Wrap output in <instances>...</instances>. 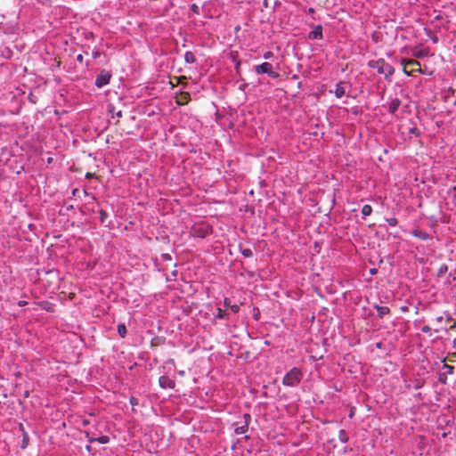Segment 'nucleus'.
I'll list each match as a JSON object with an SVG mask.
<instances>
[{
	"instance_id": "obj_1",
	"label": "nucleus",
	"mask_w": 456,
	"mask_h": 456,
	"mask_svg": "<svg viewBox=\"0 0 456 456\" xmlns=\"http://www.w3.org/2000/svg\"><path fill=\"white\" fill-rule=\"evenodd\" d=\"M368 66L376 69L379 74L385 75V77L390 80V77L395 73V69L392 65L387 62L383 58L378 60H371L368 62Z\"/></svg>"
},
{
	"instance_id": "obj_2",
	"label": "nucleus",
	"mask_w": 456,
	"mask_h": 456,
	"mask_svg": "<svg viewBox=\"0 0 456 456\" xmlns=\"http://www.w3.org/2000/svg\"><path fill=\"white\" fill-rule=\"evenodd\" d=\"M303 378V373L300 369L294 367L285 374L282 379V384L287 387L297 386Z\"/></svg>"
},
{
	"instance_id": "obj_3",
	"label": "nucleus",
	"mask_w": 456,
	"mask_h": 456,
	"mask_svg": "<svg viewBox=\"0 0 456 456\" xmlns=\"http://www.w3.org/2000/svg\"><path fill=\"white\" fill-rule=\"evenodd\" d=\"M256 74H267L272 78H278L279 73L273 69V65L269 62H263L260 65L255 67Z\"/></svg>"
},
{
	"instance_id": "obj_4",
	"label": "nucleus",
	"mask_w": 456,
	"mask_h": 456,
	"mask_svg": "<svg viewBox=\"0 0 456 456\" xmlns=\"http://www.w3.org/2000/svg\"><path fill=\"white\" fill-rule=\"evenodd\" d=\"M111 72L106 69H102L101 72L96 76L94 85L98 88H102L108 85L111 78Z\"/></svg>"
},
{
	"instance_id": "obj_5",
	"label": "nucleus",
	"mask_w": 456,
	"mask_h": 456,
	"mask_svg": "<svg viewBox=\"0 0 456 456\" xmlns=\"http://www.w3.org/2000/svg\"><path fill=\"white\" fill-rule=\"evenodd\" d=\"M159 384L162 388H174L175 386V380L171 379L168 376L166 375L159 377Z\"/></svg>"
},
{
	"instance_id": "obj_6",
	"label": "nucleus",
	"mask_w": 456,
	"mask_h": 456,
	"mask_svg": "<svg viewBox=\"0 0 456 456\" xmlns=\"http://www.w3.org/2000/svg\"><path fill=\"white\" fill-rule=\"evenodd\" d=\"M308 38L311 40L322 39V25H316L314 29L309 32Z\"/></svg>"
},
{
	"instance_id": "obj_7",
	"label": "nucleus",
	"mask_w": 456,
	"mask_h": 456,
	"mask_svg": "<svg viewBox=\"0 0 456 456\" xmlns=\"http://www.w3.org/2000/svg\"><path fill=\"white\" fill-rule=\"evenodd\" d=\"M402 104V102L400 99L398 98H395L393 100H391V102L388 103V109H387V111L395 116L399 109V107L401 106Z\"/></svg>"
},
{
	"instance_id": "obj_8",
	"label": "nucleus",
	"mask_w": 456,
	"mask_h": 456,
	"mask_svg": "<svg viewBox=\"0 0 456 456\" xmlns=\"http://www.w3.org/2000/svg\"><path fill=\"white\" fill-rule=\"evenodd\" d=\"M175 99L178 105H184L191 101V95L188 92H180Z\"/></svg>"
},
{
	"instance_id": "obj_9",
	"label": "nucleus",
	"mask_w": 456,
	"mask_h": 456,
	"mask_svg": "<svg viewBox=\"0 0 456 456\" xmlns=\"http://www.w3.org/2000/svg\"><path fill=\"white\" fill-rule=\"evenodd\" d=\"M401 64L403 66V72L408 76L411 75V73L406 70L408 66H420L418 61L412 59H402Z\"/></svg>"
},
{
	"instance_id": "obj_10",
	"label": "nucleus",
	"mask_w": 456,
	"mask_h": 456,
	"mask_svg": "<svg viewBox=\"0 0 456 456\" xmlns=\"http://www.w3.org/2000/svg\"><path fill=\"white\" fill-rule=\"evenodd\" d=\"M411 234L414 237H417L421 240H428L431 239V236L428 232H427L426 231L419 230V229H414L411 232Z\"/></svg>"
},
{
	"instance_id": "obj_11",
	"label": "nucleus",
	"mask_w": 456,
	"mask_h": 456,
	"mask_svg": "<svg viewBox=\"0 0 456 456\" xmlns=\"http://www.w3.org/2000/svg\"><path fill=\"white\" fill-rule=\"evenodd\" d=\"M346 83L344 81H340L336 85V89L334 93L337 98H341L346 94Z\"/></svg>"
},
{
	"instance_id": "obj_12",
	"label": "nucleus",
	"mask_w": 456,
	"mask_h": 456,
	"mask_svg": "<svg viewBox=\"0 0 456 456\" xmlns=\"http://www.w3.org/2000/svg\"><path fill=\"white\" fill-rule=\"evenodd\" d=\"M373 307L377 310L378 317L379 319H382L384 316L390 314V309L387 306H381L376 304L373 305Z\"/></svg>"
},
{
	"instance_id": "obj_13",
	"label": "nucleus",
	"mask_w": 456,
	"mask_h": 456,
	"mask_svg": "<svg viewBox=\"0 0 456 456\" xmlns=\"http://www.w3.org/2000/svg\"><path fill=\"white\" fill-rule=\"evenodd\" d=\"M447 199L452 200L453 206L456 208V185L448 190Z\"/></svg>"
},
{
	"instance_id": "obj_14",
	"label": "nucleus",
	"mask_w": 456,
	"mask_h": 456,
	"mask_svg": "<svg viewBox=\"0 0 456 456\" xmlns=\"http://www.w3.org/2000/svg\"><path fill=\"white\" fill-rule=\"evenodd\" d=\"M184 61L188 64H193L196 62V57L194 53L191 51H187L184 53Z\"/></svg>"
},
{
	"instance_id": "obj_15",
	"label": "nucleus",
	"mask_w": 456,
	"mask_h": 456,
	"mask_svg": "<svg viewBox=\"0 0 456 456\" xmlns=\"http://www.w3.org/2000/svg\"><path fill=\"white\" fill-rule=\"evenodd\" d=\"M90 442H98L99 444H105L110 442V437L108 436H101L94 439H90Z\"/></svg>"
},
{
	"instance_id": "obj_16",
	"label": "nucleus",
	"mask_w": 456,
	"mask_h": 456,
	"mask_svg": "<svg viewBox=\"0 0 456 456\" xmlns=\"http://www.w3.org/2000/svg\"><path fill=\"white\" fill-rule=\"evenodd\" d=\"M118 333L121 338H125L127 334L126 327L124 323H119L118 325Z\"/></svg>"
},
{
	"instance_id": "obj_17",
	"label": "nucleus",
	"mask_w": 456,
	"mask_h": 456,
	"mask_svg": "<svg viewBox=\"0 0 456 456\" xmlns=\"http://www.w3.org/2000/svg\"><path fill=\"white\" fill-rule=\"evenodd\" d=\"M338 439L341 443L343 444H346L348 442V436H347V434L346 432V430L344 429H340L339 430V433H338Z\"/></svg>"
},
{
	"instance_id": "obj_18",
	"label": "nucleus",
	"mask_w": 456,
	"mask_h": 456,
	"mask_svg": "<svg viewBox=\"0 0 456 456\" xmlns=\"http://www.w3.org/2000/svg\"><path fill=\"white\" fill-rule=\"evenodd\" d=\"M372 213V207L370 205H364L362 208V215L363 217L370 216Z\"/></svg>"
},
{
	"instance_id": "obj_19",
	"label": "nucleus",
	"mask_w": 456,
	"mask_h": 456,
	"mask_svg": "<svg viewBox=\"0 0 456 456\" xmlns=\"http://www.w3.org/2000/svg\"><path fill=\"white\" fill-rule=\"evenodd\" d=\"M448 271V266L445 264H443L440 265V267L437 270V276L443 277Z\"/></svg>"
},
{
	"instance_id": "obj_20",
	"label": "nucleus",
	"mask_w": 456,
	"mask_h": 456,
	"mask_svg": "<svg viewBox=\"0 0 456 456\" xmlns=\"http://www.w3.org/2000/svg\"><path fill=\"white\" fill-rule=\"evenodd\" d=\"M248 427L243 424L242 426L237 427L234 429V432L236 435H242V434H245L248 431Z\"/></svg>"
},
{
	"instance_id": "obj_21",
	"label": "nucleus",
	"mask_w": 456,
	"mask_h": 456,
	"mask_svg": "<svg viewBox=\"0 0 456 456\" xmlns=\"http://www.w3.org/2000/svg\"><path fill=\"white\" fill-rule=\"evenodd\" d=\"M228 316H229V314L225 311L222 310L221 308H217V314L216 316V318L227 319Z\"/></svg>"
},
{
	"instance_id": "obj_22",
	"label": "nucleus",
	"mask_w": 456,
	"mask_h": 456,
	"mask_svg": "<svg viewBox=\"0 0 456 456\" xmlns=\"http://www.w3.org/2000/svg\"><path fill=\"white\" fill-rule=\"evenodd\" d=\"M240 253L244 257H251L253 256V252L250 248H240Z\"/></svg>"
},
{
	"instance_id": "obj_23",
	"label": "nucleus",
	"mask_w": 456,
	"mask_h": 456,
	"mask_svg": "<svg viewBox=\"0 0 456 456\" xmlns=\"http://www.w3.org/2000/svg\"><path fill=\"white\" fill-rule=\"evenodd\" d=\"M28 440H29V437H28V435L27 432H24L23 433V438H22V443H21V448L22 449H25L28 444Z\"/></svg>"
},
{
	"instance_id": "obj_24",
	"label": "nucleus",
	"mask_w": 456,
	"mask_h": 456,
	"mask_svg": "<svg viewBox=\"0 0 456 456\" xmlns=\"http://www.w3.org/2000/svg\"><path fill=\"white\" fill-rule=\"evenodd\" d=\"M99 215H100V221L102 224H103L106 221V219L108 218V213L105 210L101 209L99 211Z\"/></svg>"
},
{
	"instance_id": "obj_25",
	"label": "nucleus",
	"mask_w": 456,
	"mask_h": 456,
	"mask_svg": "<svg viewBox=\"0 0 456 456\" xmlns=\"http://www.w3.org/2000/svg\"><path fill=\"white\" fill-rule=\"evenodd\" d=\"M386 222L390 225V226H395L397 225L398 224V221L395 217H390V218H386Z\"/></svg>"
},
{
	"instance_id": "obj_26",
	"label": "nucleus",
	"mask_w": 456,
	"mask_h": 456,
	"mask_svg": "<svg viewBox=\"0 0 456 456\" xmlns=\"http://www.w3.org/2000/svg\"><path fill=\"white\" fill-rule=\"evenodd\" d=\"M243 419H244V425L248 427L249 423L251 421V415L249 413H245L243 415Z\"/></svg>"
},
{
	"instance_id": "obj_27",
	"label": "nucleus",
	"mask_w": 456,
	"mask_h": 456,
	"mask_svg": "<svg viewBox=\"0 0 456 456\" xmlns=\"http://www.w3.org/2000/svg\"><path fill=\"white\" fill-rule=\"evenodd\" d=\"M409 133L411 134H414L415 136H419L420 135V131L416 126H413V127L410 128L409 129Z\"/></svg>"
},
{
	"instance_id": "obj_28",
	"label": "nucleus",
	"mask_w": 456,
	"mask_h": 456,
	"mask_svg": "<svg viewBox=\"0 0 456 456\" xmlns=\"http://www.w3.org/2000/svg\"><path fill=\"white\" fill-rule=\"evenodd\" d=\"M444 369L445 370V372L447 374H452L454 367L448 364H444Z\"/></svg>"
},
{
	"instance_id": "obj_29",
	"label": "nucleus",
	"mask_w": 456,
	"mask_h": 456,
	"mask_svg": "<svg viewBox=\"0 0 456 456\" xmlns=\"http://www.w3.org/2000/svg\"><path fill=\"white\" fill-rule=\"evenodd\" d=\"M161 258H162L163 261H171L172 260V256L168 253L161 254Z\"/></svg>"
},
{
	"instance_id": "obj_30",
	"label": "nucleus",
	"mask_w": 456,
	"mask_h": 456,
	"mask_svg": "<svg viewBox=\"0 0 456 456\" xmlns=\"http://www.w3.org/2000/svg\"><path fill=\"white\" fill-rule=\"evenodd\" d=\"M230 309L234 313H238L240 311V306L238 305H231Z\"/></svg>"
},
{
	"instance_id": "obj_31",
	"label": "nucleus",
	"mask_w": 456,
	"mask_h": 456,
	"mask_svg": "<svg viewBox=\"0 0 456 456\" xmlns=\"http://www.w3.org/2000/svg\"><path fill=\"white\" fill-rule=\"evenodd\" d=\"M130 403L132 405H137L138 404V399L134 397V396L130 397Z\"/></svg>"
},
{
	"instance_id": "obj_32",
	"label": "nucleus",
	"mask_w": 456,
	"mask_h": 456,
	"mask_svg": "<svg viewBox=\"0 0 456 456\" xmlns=\"http://www.w3.org/2000/svg\"><path fill=\"white\" fill-rule=\"evenodd\" d=\"M240 64H241V61H236V64H235V69H236V72L239 74L240 73Z\"/></svg>"
},
{
	"instance_id": "obj_33",
	"label": "nucleus",
	"mask_w": 456,
	"mask_h": 456,
	"mask_svg": "<svg viewBox=\"0 0 456 456\" xmlns=\"http://www.w3.org/2000/svg\"><path fill=\"white\" fill-rule=\"evenodd\" d=\"M224 306H226V307H230V305H231V300H230L229 298H227V297H225V298H224Z\"/></svg>"
},
{
	"instance_id": "obj_34",
	"label": "nucleus",
	"mask_w": 456,
	"mask_h": 456,
	"mask_svg": "<svg viewBox=\"0 0 456 456\" xmlns=\"http://www.w3.org/2000/svg\"><path fill=\"white\" fill-rule=\"evenodd\" d=\"M272 56H273V53H272V52H266V53L264 54V58H265V59H270Z\"/></svg>"
},
{
	"instance_id": "obj_35",
	"label": "nucleus",
	"mask_w": 456,
	"mask_h": 456,
	"mask_svg": "<svg viewBox=\"0 0 456 456\" xmlns=\"http://www.w3.org/2000/svg\"><path fill=\"white\" fill-rule=\"evenodd\" d=\"M191 10H192L194 12L198 13L199 7H198V5H197L196 4H193L191 6Z\"/></svg>"
},
{
	"instance_id": "obj_36",
	"label": "nucleus",
	"mask_w": 456,
	"mask_h": 456,
	"mask_svg": "<svg viewBox=\"0 0 456 456\" xmlns=\"http://www.w3.org/2000/svg\"><path fill=\"white\" fill-rule=\"evenodd\" d=\"M76 60H77L78 62L82 63V62H83V60H84V57H83V55H82V54H78V55L77 56V58H76Z\"/></svg>"
},
{
	"instance_id": "obj_37",
	"label": "nucleus",
	"mask_w": 456,
	"mask_h": 456,
	"mask_svg": "<svg viewBox=\"0 0 456 456\" xmlns=\"http://www.w3.org/2000/svg\"><path fill=\"white\" fill-rule=\"evenodd\" d=\"M421 330L424 332V333H427L430 330V328L428 326H424L422 327Z\"/></svg>"
},
{
	"instance_id": "obj_38",
	"label": "nucleus",
	"mask_w": 456,
	"mask_h": 456,
	"mask_svg": "<svg viewBox=\"0 0 456 456\" xmlns=\"http://www.w3.org/2000/svg\"><path fill=\"white\" fill-rule=\"evenodd\" d=\"M28 303L26 301L20 300L18 302L19 306H25Z\"/></svg>"
},
{
	"instance_id": "obj_39",
	"label": "nucleus",
	"mask_w": 456,
	"mask_h": 456,
	"mask_svg": "<svg viewBox=\"0 0 456 456\" xmlns=\"http://www.w3.org/2000/svg\"><path fill=\"white\" fill-rule=\"evenodd\" d=\"M414 56L417 58H421L423 56V54L421 52H419V53H415Z\"/></svg>"
},
{
	"instance_id": "obj_40",
	"label": "nucleus",
	"mask_w": 456,
	"mask_h": 456,
	"mask_svg": "<svg viewBox=\"0 0 456 456\" xmlns=\"http://www.w3.org/2000/svg\"><path fill=\"white\" fill-rule=\"evenodd\" d=\"M115 115L118 118H121L122 117V110H118V112L115 113Z\"/></svg>"
},
{
	"instance_id": "obj_41",
	"label": "nucleus",
	"mask_w": 456,
	"mask_h": 456,
	"mask_svg": "<svg viewBox=\"0 0 456 456\" xmlns=\"http://www.w3.org/2000/svg\"><path fill=\"white\" fill-rule=\"evenodd\" d=\"M246 86H247V84H246V83H244V84L240 85V86H239V88H240V90H244Z\"/></svg>"
},
{
	"instance_id": "obj_42",
	"label": "nucleus",
	"mask_w": 456,
	"mask_h": 456,
	"mask_svg": "<svg viewBox=\"0 0 456 456\" xmlns=\"http://www.w3.org/2000/svg\"><path fill=\"white\" fill-rule=\"evenodd\" d=\"M443 319H444L443 316H438V317H436V322H441L443 321Z\"/></svg>"
},
{
	"instance_id": "obj_43",
	"label": "nucleus",
	"mask_w": 456,
	"mask_h": 456,
	"mask_svg": "<svg viewBox=\"0 0 456 456\" xmlns=\"http://www.w3.org/2000/svg\"><path fill=\"white\" fill-rule=\"evenodd\" d=\"M421 387H422V383H419V382L418 384H416V385H415V388H416V389H419V388H420Z\"/></svg>"
},
{
	"instance_id": "obj_44",
	"label": "nucleus",
	"mask_w": 456,
	"mask_h": 456,
	"mask_svg": "<svg viewBox=\"0 0 456 456\" xmlns=\"http://www.w3.org/2000/svg\"><path fill=\"white\" fill-rule=\"evenodd\" d=\"M314 9L313 7H310L308 9V13H314Z\"/></svg>"
},
{
	"instance_id": "obj_45",
	"label": "nucleus",
	"mask_w": 456,
	"mask_h": 456,
	"mask_svg": "<svg viewBox=\"0 0 456 456\" xmlns=\"http://www.w3.org/2000/svg\"><path fill=\"white\" fill-rule=\"evenodd\" d=\"M73 208H73V206H72V205H69V206H67V207H66V209H67V210H72Z\"/></svg>"
},
{
	"instance_id": "obj_46",
	"label": "nucleus",
	"mask_w": 456,
	"mask_h": 456,
	"mask_svg": "<svg viewBox=\"0 0 456 456\" xmlns=\"http://www.w3.org/2000/svg\"><path fill=\"white\" fill-rule=\"evenodd\" d=\"M446 320H447L448 322H452V317H451V315H450V314H447V315H446Z\"/></svg>"
},
{
	"instance_id": "obj_47",
	"label": "nucleus",
	"mask_w": 456,
	"mask_h": 456,
	"mask_svg": "<svg viewBox=\"0 0 456 456\" xmlns=\"http://www.w3.org/2000/svg\"><path fill=\"white\" fill-rule=\"evenodd\" d=\"M92 176H93V175L91 173H86V178H89V177H92Z\"/></svg>"
},
{
	"instance_id": "obj_48",
	"label": "nucleus",
	"mask_w": 456,
	"mask_h": 456,
	"mask_svg": "<svg viewBox=\"0 0 456 456\" xmlns=\"http://www.w3.org/2000/svg\"><path fill=\"white\" fill-rule=\"evenodd\" d=\"M77 191H78V190H77V189H74V190L72 191V195H74V196H75V195L77 194Z\"/></svg>"
},
{
	"instance_id": "obj_49",
	"label": "nucleus",
	"mask_w": 456,
	"mask_h": 456,
	"mask_svg": "<svg viewBox=\"0 0 456 456\" xmlns=\"http://www.w3.org/2000/svg\"><path fill=\"white\" fill-rule=\"evenodd\" d=\"M437 40H438V39H437V37H434V38H432V41H433L434 43H436V42H437Z\"/></svg>"
},
{
	"instance_id": "obj_50",
	"label": "nucleus",
	"mask_w": 456,
	"mask_h": 456,
	"mask_svg": "<svg viewBox=\"0 0 456 456\" xmlns=\"http://www.w3.org/2000/svg\"><path fill=\"white\" fill-rule=\"evenodd\" d=\"M109 108H110V112H113L114 107L113 106H110Z\"/></svg>"
},
{
	"instance_id": "obj_51",
	"label": "nucleus",
	"mask_w": 456,
	"mask_h": 456,
	"mask_svg": "<svg viewBox=\"0 0 456 456\" xmlns=\"http://www.w3.org/2000/svg\"><path fill=\"white\" fill-rule=\"evenodd\" d=\"M53 161V158H48L47 163H51Z\"/></svg>"
},
{
	"instance_id": "obj_52",
	"label": "nucleus",
	"mask_w": 456,
	"mask_h": 456,
	"mask_svg": "<svg viewBox=\"0 0 456 456\" xmlns=\"http://www.w3.org/2000/svg\"><path fill=\"white\" fill-rule=\"evenodd\" d=\"M99 53L96 52V53H94L93 55L94 58H96V56L98 55Z\"/></svg>"
},
{
	"instance_id": "obj_53",
	"label": "nucleus",
	"mask_w": 456,
	"mask_h": 456,
	"mask_svg": "<svg viewBox=\"0 0 456 456\" xmlns=\"http://www.w3.org/2000/svg\"><path fill=\"white\" fill-rule=\"evenodd\" d=\"M376 273V270H375V269L370 270V273H372V274H373V273Z\"/></svg>"
},
{
	"instance_id": "obj_54",
	"label": "nucleus",
	"mask_w": 456,
	"mask_h": 456,
	"mask_svg": "<svg viewBox=\"0 0 456 456\" xmlns=\"http://www.w3.org/2000/svg\"><path fill=\"white\" fill-rule=\"evenodd\" d=\"M200 237H205V233H204V232H201V233L200 234Z\"/></svg>"
},
{
	"instance_id": "obj_55",
	"label": "nucleus",
	"mask_w": 456,
	"mask_h": 456,
	"mask_svg": "<svg viewBox=\"0 0 456 456\" xmlns=\"http://www.w3.org/2000/svg\"><path fill=\"white\" fill-rule=\"evenodd\" d=\"M406 309H407V307H405V306L402 307L403 311H406Z\"/></svg>"
}]
</instances>
